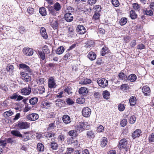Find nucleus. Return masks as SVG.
Instances as JSON below:
<instances>
[{"label":"nucleus","mask_w":154,"mask_h":154,"mask_svg":"<svg viewBox=\"0 0 154 154\" xmlns=\"http://www.w3.org/2000/svg\"><path fill=\"white\" fill-rule=\"evenodd\" d=\"M17 130L27 129L30 127V123L28 122L19 121L14 125Z\"/></svg>","instance_id":"f257e3e1"},{"label":"nucleus","mask_w":154,"mask_h":154,"mask_svg":"<svg viewBox=\"0 0 154 154\" xmlns=\"http://www.w3.org/2000/svg\"><path fill=\"white\" fill-rule=\"evenodd\" d=\"M87 122H80L77 125L76 129L80 132H81L86 129V128L88 125Z\"/></svg>","instance_id":"f03ea898"},{"label":"nucleus","mask_w":154,"mask_h":154,"mask_svg":"<svg viewBox=\"0 0 154 154\" xmlns=\"http://www.w3.org/2000/svg\"><path fill=\"white\" fill-rule=\"evenodd\" d=\"M128 140L125 138L122 139L119 142L118 147L120 150L123 149H127Z\"/></svg>","instance_id":"7ed1b4c3"},{"label":"nucleus","mask_w":154,"mask_h":154,"mask_svg":"<svg viewBox=\"0 0 154 154\" xmlns=\"http://www.w3.org/2000/svg\"><path fill=\"white\" fill-rule=\"evenodd\" d=\"M20 74L22 79L24 82H28L31 81V77L28 73L23 72H20Z\"/></svg>","instance_id":"20e7f679"},{"label":"nucleus","mask_w":154,"mask_h":154,"mask_svg":"<svg viewBox=\"0 0 154 154\" xmlns=\"http://www.w3.org/2000/svg\"><path fill=\"white\" fill-rule=\"evenodd\" d=\"M79 93L83 96L84 97L87 98L88 97L89 91L87 88L85 87L80 88L79 90Z\"/></svg>","instance_id":"39448f33"},{"label":"nucleus","mask_w":154,"mask_h":154,"mask_svg":"<svg viewBox=\"0 0 154 154\" xmlns=\"http://www.w3.org/2000/svg\"><path fill=\"white\" fill-rule=\"evenodd\" d=\"M82 112L83 116L85 117H88L91 114V110L89 107H85L83 108Z\"/></svg>","instance_id":"423d86ee"},{"label":"nucleus","mask_w":154,"mask_h":154,"mask_svg":"<svg viewBox=\"0 0 154 154\" xmlns=\"http://www.w3.org/2000/svg\"><path fill=\"white\" fill-rule=\"evenodd\" d=\"M22 51L24 54L27 56H32L33 54V50L29 48H24Z\"/></svg>","instance_id":"0eeeda50"},{"label":"nucleus","mask_w":154,"mask_h":154,"mask_svg":"<svg viewBox=\"0 0 154 154\" xmlns=\"http://www.w3.org/2000/svg\"><path fill=\"white\" fill-rule=\"evenodd\" d=\"M27 119L31 121H35L38 119L39 118V116L38 114L32 113L29 114L26 116Z\"/></svg>","instance_id":"6e6552de"},{"label":"nucleus","mask_w":154,"mask_h":154,"mask_svg":"<svg viewBox=\"0 0 154 154\" xmlns=\"http://www.w3.org/2000/svg\"><path fill=\"white\" fill-rule=\"evenodd\" d=\"M31 87L29 85L28 87L23 88L20 90V93L23 95H28L31 93Z\"/></svg>","instance_id":"1a4fd4ad"},{"label":"nucleus","mask_w":154,"mask_h":154,"mask_svg":"<svg viewBox=\"0 0 154 154\" xmlns=\"http://www.w3.org/2000/svg\"><path fill=\"white\" fill-rule=\"evenodd\" d=\"M97 82L99 85L102 88H104L108 85V81L105 78H102L98 80Z\"/></svg>","instance_id":"9d476101"},{"label":"nucleus","mask_w":154,"mask_h":154,"mask_svg":"<svg viewBox=\"0 0 154 154\" xmlns=\"http://www.w3.org/2000/svg\"><path fill=\"white\" fill-rule=\"evenodd\" d=\"M48 87L50 88H55L57 85L55 82L54 78L52 77H50L48 79Z\"/></svg>","instance_id":"9b49d317"},{"label":"nucleus","mask_w":154,"mask_h":154,"mask_svg":"<svg viewBox=\"0 0 154 154\" xmlns=\"http://www.w3.org/2000/svg\"><path fill=\"white\" fill-rule=\"evenodd\" d=\"M19 66L20 68L24 69L26 72H29L30 74H32V69L26 64L24 63L20 64Z\"/></svg>","instance_id":"f8f14e48"},{"label":"nucleus","mask_w":154,"mask_h":154,"mask_svg":"<svg viewBox=\"0 0 154 154\" xmlns=\"http://www.w3.org/2000/svg\"><path fill=\"white\" fill-rule=\"evenodd\" d=\"M30 134L29 131H26L23 132V134H22V136H20V138L21 140L24 142L27 141L30 139V137L29 134Z\"/></svg>","instance_id":"ddd939ff"},{"label":"nucleus","mask_w":154,"mask_h":154,"mask_svg":"<svg viewBox=\"0 0 154 154\" xmlns=\"http://www.w3.org/2000/svg\"><path fill=\"white\" fill-rule=\"evenodd\" d=\"M142 90L145 96H149L151 94L150 88L147 85L143 86L142 89Z\"/></svg>","instance_id":"4468645a"},{"label":"nucleus","mask_w":154,"mask_h":154,"mask_svg":"<svg viewBox=\"0 0 154 154\" xmlns=\"http://www.w3.org/2000/svg\"><path fill=\"white\" fill-rule=\"evenodd\" d=\"M76 30L78 34H83L86 32V29L85 27L83 25H80L77 26Z\"/></svg>","instance_id":"2eb2a0df"},{"label":"nucleus","mask_w":154,"mask_h":154,"mask_svg":"<svg viewBox=\"0 0 154 154\" xmlns=\"http://www.w3.org/2000/svg\"><path fill=\"white\" fill-rule=\"evenodd\" d=\"M56 105L60 108L64 107L66 105V102L63 100L61 99H58L55 100Z\"/></svg>","instance_id":"dca6fc26"},{"label":"nucleus","mask_w":154,"mask_h":154,"mask_svg":"<svg viewBox=\"0 0 154 154\" xmlns=\"http://www.w3.org/2000/svg\"><path fill=\"white\" fill-rule=\"evenodd\" d=\"M64 17L65 20L68 22H71L73 20L72 14L69 12L65 14Z\"/></svg>","instance_id":"f3484780"},{"label":"nucleus","mask_w":154,"mask_h":154,"mask_svg":"<svg viewBox=\"0 0 154 154\" xmlns=\"http://www.w3.org/2000/svg\"><path fill=\"white\" fill-rule=\"evenodd\" d=\"M68 29V36L70 37H72L74 35L75 33L74 29H73V27L72 26H69L67 27Z\"/></svg>","instance_id":"a211bd4d"},{"label":"nucleus","mask_w":154,"mask_h":154,"mask_svg":"<svg viewBox=\"0 0 154 154\" xmlns=\"http://www.w3.org/2000/svg\"><path fill=\"white\" fill-rule=\"evenodd\" d=\"M58 20H53L50 23V25L54 29H57L58 27L59 23Z\"/></svg>","instance_id":"6ab92c4d"},{"label":"nucleus","mask_w":154,"mask_h":154,"mask_svg":"<svg viewBox=\"0 0 154 154\" xmlns=\"http://www.w3.org/2000/svg\"><path fill=\"white\" fill-rule=\"evenodd\" d=\"M62 120L63 122L67 125L69 124L71 122V119L68 115H64L62 117Z\"/></svg>","instance_id":"aec40b11"},{"label":"nucleus","mask_w":154,"mask_h":154,"mask_svg":"<svg viewBox=\"0 0 154 154\" xmlns=\"http://www.w3.org/2000/svg\"><path fill=\"white\" fill-rule=\"evenodd\" d=\"M40 33L44 39H46L48 38V35L46 32V30L44 27H42L41 28Z\"/></svg>","instance_id":"412c9836"},{"label":"nucleus","mask_w":154,"mask_h":154,"mask_svg":"<svg viewBox=\"0 0 154 154\" xmlns=\"http://www.w3.org/2000/svg\"><path fill=\"white\" fill-rule=\"evenodd\" d=\"M47 8L48 9V11L50 14H51L53 16H56V14L58 13L57 12H56L55 11V10H54L53 6L48 5Z\"/></svg>","instance_id":"4be33fe9"},{"label":"nucleus","mask_w":154,"mask_h":154,"mask_svg":"<svg viewBox=\"0 0 154 154\" xmlns=\"http://www.w3.org/2000/svg\"><path fill=\"white\" fill-rule=\"evenodd\" d=\"M110 52V51L108 48L106 46H104L101 50L100 55L102 56H104L106 54L109 53Z\"/></svg>","instance_id":"5701e85b"},{"label":"nucleus","mask_w":154,"mask_h":154,"mask_svg":"<svg viewBox=\"0 0 154 154\" xmlns=\"http://www.w3.org/2000/svg\"><path fill=\"white\" fill-rule=\"evenodd\" d=\"M141 131L140 129H136L132 134V136L133 139L138 137L140 135Z\"/></svg>","instance_id":"b1692460"},{"label":"nucleus","mask_w":154,"mask_h":154,"mask_svg":"<svg viewBox=\"0 0 154 154\" xmlns=\"http://www.w3.org/2000/svg\"><path fill=\"white\" fill-rule=\"evenodd\" d=\"M127 79L128 81L131 82H133L136 81L137 79V77L135 74H132L128 76Z\"/></svg>","instance_id":"393cba45"},{"label":"nucleus","mask_w":154,"mask_h":154,"mask_svg":"<svg viewBox=\"0 0 154 154\" xmlns=\"http://www.w3.org/2000/svg\"><path fill=\"white\" fill-rule=\"evenodd\" d=\"M129 102L130 103V105L131 106H135L137 102V99L135 96L131 97L129 99Z\"/></svg>","instance_id":"a878e982"},{"label":"nucleus","mask_w":154,"mask_h":154,"mask_svg":"<svg viewBox=\"0 0 154 154\" xmlns=\"http://www.w3.org/2000/svg\"><path fill=\"white\" fill-rule=\"evenodd\" d=\"M87 137L89 139H93L95 137V135L92 130H89L86 132Z\"/></svg>","instance_id":"bb28decb"},{"label":"nucleus","mask_w":154,"mask_h":154,"mask_svg":"<svg viewBox=\"0 0 154 154\" xmlns=\"http://www.w3.org/2000/svg\"><path fill=\"white\" fill-rule=\"evenodd\" d=\"M88 57L91 60H94L96 57V54L94 52H90L88 55Z\"/></svg>","instance_id":"cd10ccee"},{"label":"nucleus","mask_w":154,"mask_h":154,"mask_svg":"<svg viewBox=\"0 0 154 154\" xmlns=\"http://www.w3.org/2000/svg\"><path fill=\"white\" fill-rule=\"evenodd\" d=\"M14 67L12 65L8 64L7 66L6 69L7 71L9 72L10 74H13L14 72Z\"/></svg>","instance_id":"c85d7f7f"},{"label":"nucleus","mask_w":154,"mask_h":154,"mask_svg":"<svg viewBox=\"0 0 154 154\" xmlns=\"http://www.w3.org/2000/svg\"><path fill=\"white\" fill-rule=\"evenodd\" d=\"M102 8L100 5H96L94 6L92 10L94 12L99 13L101 10Z\"/></svg>","instance_id":"c756f323"},{"label":"nucleus","mask_w":154,"mask_h":154,"mask_svg":"<svg viewBox=\"0 0 154 154\" xmlns=\"http://www.w3.org/2000/svg\"><path fill=\"white\" fill-rule=\"evenodd\" d=\"M39 13L42 16H45L47 15V11L45 8L42 7L39 8Z\"/></svg>","instance_id":"7c9ffc66"},{"label":"nucleus","mask_w":154,"mask_h":154,"mask_svg":"<svg viewBox=\"0 0 154 154\" xmlns=\"http://www.w3.org/2000/svg\"><path fill=\"white\" fill-rule=\"evenodd\" d=\"M143 13L144 14L149 16H152L153 14V13L151 10H149L147 8L143 10Z\"/></svg>","instance_id":"2f4dec72"},{"label":"nucleus","mask_w":154,"mask_h":154,"mask_svg":"<svg viewBox=\"0 0 154 154\" xmlns=\"http://www.w3.org/2000/svg\"><path fill=\"white\" fill-rule=\"evenodd\" d=\"M102 95L103 98L106 100H108L110 97V93L107 90L103 91L102 93Z\"/></svg>","instance_id":"473e14b6"},{"label":"nucleus","mask_w":154,"mask_h":154,"mask_svg":"<svg viewBox=\"0 0 154 154\" xmlns=\"http://www.w3.org/2000/svg\"><path fill=\"white\" fill-rule=\"evenodd\" d=\"M37 150L40 152L44 151L45 149V147L43 144L41 143H38L37 145Z\"/></svg>","instance_id":"72a5a7b5"},{"label":"nucleus","mask_w":154,"mask_h":154,"mask_svg":"<svg viewBox=\"0 0 154 154\" xmlns=\"http://www.w3.org/2000/svg\"><path fill=\"white\" fill-rule=\"evenodd\" d=\"M68 134L69 135L72 137H76L78 136V134L77 131L75 130H73L70 131L68 132Z\"/></svg>","instance_id":"f704fd0d"},{"label":"nucleus","mask_w":154,"mask_h":154,"mask_svg":"<svg viewBox=\"0 0 154 154\" xmlns=\"http://www.w3.org/2000/svg\"><path fill=\"white\" fill-rule=\"evenodd\" d=\"M130 17L131 19L134 20L137 18V15L134 11L131 10L130 12Z\"/></svg>","instance_id":"c9c22d12"},{"label":"nucleus","mask_w":154,"mask_h":154,"mask_svg":"<svg viewBox=\"0 0 154 154\" xmlns=\"http://www.w3.org/2000/svg\"><path fill=\"white\" fill-rule=\"evenodd\" d=\"M65 48L62 46L58 47L56 50V52L57 54L60 55L62 54L64 51Z\"/></svg>","instance_id":"e433bc0d"},{"label":"nucleus","mask_w":154,"mask_h":154,"mask_svg":"<svg viewBox=\"0 0 154 154\" xmlns=\"http://www.w3.org/2000/svg\"><path fill=\"white\" fill-rule=\"evenodd\" d=\"M11 134L13 136L17 137H19L20 138V136H22V134L20 132L17 130H13L11 131Z\"/></svg>","instance_id":"4c0bfd02"},{"label":"nucleus","mask_w":154,"mask_h":154,"mask_svg":"<svg viewBox=\"0 0 154 154\" xmlns=\"http://www.w3.org/2000/svg\"><path fill=\"white\" fill-rule=\"evenodd\" d=\"M50 146L52 150H56L58 149V144L55 141H52L50 144Z\"/></svg>","instance_id":"58836bf2"},{"label":"nucleus","mask_w":154,"mask_h":154,"mask_svg":"<svg viewBox=\"0 0 154 154\" xmlns=\"http://www.w3.org/2000/svg\"><path fill=\"white\" fill-rule=\"evenodd\" d=\"M53 7L54 10L56 12L59 11L61 9V6L60 4L58 2H56L53 5Z\"/></svg>","instance_id":"ea45409f"},{"label":"nucleus","mask_w":154,"mask_h":154,"mask_svg":"<svg viewBox=\"0 0 154 154\" xmlns=\"http://www.w3.org/2000/svg\"><path fill=\"white\" fill-rule=\"evenodd\" d=\"M108 142L107 138L105 137H103L101 141V146L102 147H104L106 146Z\"/></svg>","instance_id":"a19ab883"},{"label":"nucleus","mask_w":154,"mask_h":154,"mask_svg":"<svg viewBox=\"0 0 154 154\" xmlns=\"http://www.w3.org/2000/svg\"><path fill=\"white\" fill-rule=\"evenodd\" d=\"M42 51L45 53V54H48L50 53V50L48 46L45 45L42 47Z\"/></svg>","instance_id":"79ce46f5"},{"label":"nucleus","mask_w":154,"mask_h":154,"mask_svg":"<svg viewBox=\"0 0 154 154\" xmlns=\"http://www.w3.org/2000/svg\"><path fill=\"white\" fill-rule=\"evenodd\" d=\"M38 101V98L35 97L31 98L29 100V102L31 105H34L36 104Z\"/></svg>","instance_id":"37998d69"},{"label":"nucleus","mask_w":154,"mask_h":154,"mask_svg":"<svg viewBox=\"0 0 154 154\" xmlns=\"http://www.w3.org/2000/svg\"><path fill=\"white\" fill-rule=\"evenodd\" d=\"M133 8L136 11H139L140 10V5L137 3H134L132 4Z\"/></svg>","instance_id":"c03bdc74"},{"label":"nucleus","mask_w":154,"mask_h":154,"mask_svg":"<svg viewBox=\"0 0 154 154\" xmlns=\"http://www.w3.org/2000/svg\"><path fill=\"white\" fill-rule=\"evenodd\" d=\"M45 88L44 86H39L38 87L36 93L40 94H42L45 92Z\"/></svg>","instance_id":"a18cd8bd"},{"label":"nucleus","mask_w":154,"mask_h":154,"mask_svg":"<svg viewBox=\"0 0 154 154\" xmlns=\"http://www.w3.org/2000/svg\"><path fill=\"white\" fill-rule=\"evenodd\" d=\"M72 54L69 52L66 53L63 57V59L64 60H69L72 58Z\"/></svg>","instance_id":"49530a36"},{"label":"nucleus","mask_w":154,"mask_h":154,"mask_svg":"<svg viewBox=\"0 0 154 154\" xmlns=\"http://www.w3.org/2000/svg\"><path fill=\"white\" fill-rule=\"evenodd\" d=\"M55 127V122L54 121L53 122L49 124L48 127L47 128V130L49 131L53 130L54 129Z\"/></svg>","instance_id":"de8ad7c7"},{"label":"nucleus","mask_w":154,"mask_h":154,"mask_svg":"<svg viewBox=\"0 0 154 154\" xmlns=\"http://www.w3.org/2000/svg\"><path fill=\"white\" fill-rule=\"evenodd\" d=\"M84 97H81L76 99V103L78 104H82L84 103L85 102Z\"/></svg>","instance_id":"09e8293b"},{"label":"nucleus","mask_w":154,"mask_h":154,"mask_svg":"<svg viewBox=\"0 0 154 154\" xmlns=\"http://www.w3.org/2000/svg\"><path fill=\"white\" fill-rule=\"evenodd\" d=\"M42 105L43 106V107L47 109L51 106V103L48 101H43L42 103Z\"/></svg>","instance_id":"8fccbe9b"},{"label":"nucleus","mask_w":154,"mask_h":154,"mask_svg":"<svg viewBox=\"0 0 154 154\" xmlns=\"http://www.w3.org/2000/svg\"><path fill=\"white\" fill-rule=\"evenodd\" d=\"M38 54L40 59H42V60H45V53L42 51H38Z\"/></svg>","instance_id":"3c124183"},{"label":"nucleus","mask_w":154,"mask_h":154,"mask_svg":"<svg viewBox=\"0 0 154 154\" xmlns=\"http://www.w3.org/2000/svg\"><path fill=\"white\" fill-rule=\"evenodd\" d=\"M127 19L126 17H122L120 20L119 23L121 26L125 25L127 22Z\"/></svg>","instance_id":"603ef678"},{"label":"nucleus","mask_w":154,"mask_h":154,"mask_svg":"<svg viewBox=\"0 0 154 154\" xmlns=\"http://www.w3.org/2000/svg\"><path fill=\"white\" fill-rule=\"evenodd\" d=\"M118 76L120 79L122 80L126 79L127 78V75L122 72L119 73V74Z\"/></svg>","instance_id":"864d4df0"},{"label":"nucleus","mask_w":154,"mask_h":154,"mask_svg":"<svg viewBox=\"0 0 154 154\" xmlns=\"http://www.w3.org/2000/svg\"><path fill=\"white\" fill-rule=\"evenodd\" d=\"M136 119V117L135 116L132 115L131 116L129 119V122L131 124H133L135 123Z\"/></svg>","instance_id":"5fc2aeb1"},{"label":"nucleus","mask_w":154,"mask_h":154,"mask_svg":"<svg viewBox=\"0 0 154 154\" xmlns=\"http://www.w3.org/2000/svg\"><path fill=\"white\" fill-rule=\"evenodd\" d=\"M27 11L29 15H31L34 14V9L32 7H29L27 9Z\"/></svg>","instance_id":"6e6d98bb"},{"label":"nucleus","mask_w":154,"mask_h":154,"mask_svg":"<svg viewBox=\"0 0 154 154\" xmlns=\"http://www.w3.org/2000/svg\"><path fill=\"white\" fill-rule=\"evenodd\" d=\"M120 125L122 127L125 126L127 124V121L126 119H122L120 122Z\"/></svg>","instance_id":"4d7b16f0"},{"label":"nucleus","mask_w":154,"mask_h":154,"mask_svg":"<svg viewBox=\"0 0 154 154\" xmlns=\"http://www.w3.org/2000/svg\"><path fill=\"white\" fill-rule=\"evenodd\" d=\"M13 112L11 110H9L5 112L4 113L5 116L9 117L12 116L13 114Z\"/></svg>","instance_id":"13d9d810"},{"label":"nucleus","mask_w":154,"mask_h":154,"mask_svg":"<svg viewBox=\"0 0 154 154\" xmlns=\"http://www.w3.org/2000/svg\"><path fill=\"white\" fill-rule=\"evenodd\" d=\"M118 109L120 111L122 112L125 110V107L123 104L120 103L119 105L118 106Z\"/></svg>","instance_id":"bf43d9fd"},{"label":"nucleus","mask_w":154,"mask_h":154,"mask_svg":"<svg viewBox=\"0 0 154 154\" xmlns=\"http://www.w3.org/2000/svg\"><path fill=\"white\" fill-rule=\"evenodd\" d=\"M100 16V14L99 13L95 12L92 19L94 20H97L99 19Z\"/></svg>","instance_id":"052dcab7"},{"label":"nucleus","mask_w":154,"mask_h":154,"mask_svg":"<svg viewBox=\"0 0 154 154\" xmlns=\"http://www.w3.org/2000/svg\"><path fill=\"white\" fill-rule=\"evenodd\" d=\"M72 89L71 87L68 86L64 89V91L67 93L68 94H70L72 93Z\"/></svg>","instance_id":"680f3d73"},{"label":"nucleus","mask_w":154,"mask_h":154,"mask_svg":"<svg viewBox=\"0 0 154 154\" xmlns=\"http://www.w3.org/2000/svg\"><path fill=\"white\" fill-rule=\"evenodd\" d=\"M111 2L112 5L115 7H118L120 5L118 0H112Z\"/></svg>","instance_id":"e2e57ef3"},{"label":"nucleus","mask_w":154,"mask_h":154,"mask_svg":"<svg viewBox=\"0 0 154 154\" xmlns=\"http://www.w3.org/2000/svg\"><path fill=\"white\" fill-rule=\"evenodd\" d=\"M130 88L129 87L128 84H125L121 85L120 88L121 90L124 89L125 90H128Z\"/></svg>","instance_id":"0e129e2a"},{"label":"nucleus","mask_w":154,"mask_h":154,"mask_svg":"<svg viewBox=\"0 0 154 154\" xmlns=\"http://www.w3.org/2000/svg\"><path fill=\"white\" fill-rule=\"evenodd\" d=\"M66 101L67 104L69 105H71L74 103V101L70 98H67L66 99Z\"/></svg>","instance_id":"69168bd1"},{"label":"nucleus","mask_w":154,"mask_h":154,"mask_svg":"<svg viewBox=\"0 0 154 154\" xmlns=\"http://www.w3.org/2000/svg\"><path fill=\"white\" fill-rule=\"evenodd\" d=\"M104 130V128L103 126L101 125H100L97 127V131L98 132L101 133Z\"/></svg>","instance_id":"338daca9"},{"label":"nucleus","mask_w":154,"mask_h":154,"mask_svg":"<svg viewBox=\"0 0 154 154\" xmlns=\"http://www.w3.org/2000/svg\"><path fill=\"white\" fill-rule=\"evenodd\" d=\"M92 81L89 79H85L83 82V84L84 85L90 84L91 83Z\"/></svg>","instance_id":"774afa93"}]
</instances>
